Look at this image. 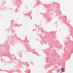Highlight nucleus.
I'll use <instances>...</instances> for the list:
<instances>
[{"label":"nucleus","mask_w":73,"mask_h":73,"mask_svg":"<svg viewBox=\"0 0 73 73\" xmlns=\"http://www.w3.org/2000/svg\"><path fill=\"white\" fill-rule=\"evenodd\" d=\"M61 70L62 72H64V68H62Z\"/></svg>","instance_id":"nucleus-1"},{"label":"nucleus","mask_w":73,"mask_h":73,"mask_svg":"<svg viewBox=\"0 0 73 73\" xmlns=\"http://www.w3.org/2000/svg\"><path fill=\"white\" fill-rule=\"evenodd\" d=\"M60 73H62V72H60Z\"/></svg>","instance_id":"nucleus-2"}]
</instances>
